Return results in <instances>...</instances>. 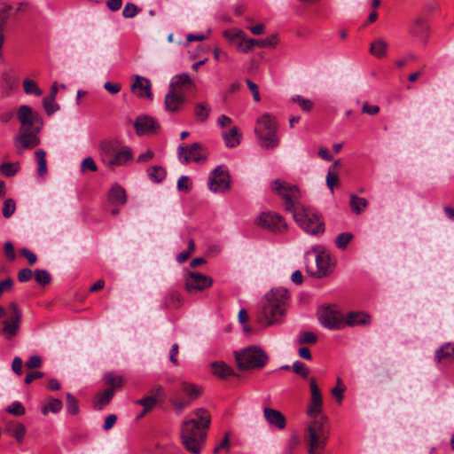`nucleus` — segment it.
<instances>
[{
	"instance_id": "obj_18",
	"label": "nucleus",
	"mask_w": 454,
	"mask_h": 454,
	"mask_svg": "<svg viewBox=\"0 0 454 454\" xmlns=\"http://www.w3.org/2000/svg\"><path fill=\"white\" fill-rule=\"evenodd\" d=\"M278 131L263 132L260 128H254V133L261 142L262 147L265 149H273L279 144Z\"/></svg>"
},
{
	"instance_id": "obj_36",
	"label": "nucleus",
	"mask_w": 454,
	"mask_h": 454,
	"mask_svg": "<svg viewBox=\"0 0 454 454\" xmlns=\"http://www.w3.org/2000/svg\"><path fill=\"white\" fill-rule=\"evenodd\" d=\"M63 404L60 399L50 397L47 403L42 408V412L45 415L48 411L58 413L62 410Z\"/></svg>"
},
{
	"instance_id": "obj_12",
	"label": "nucleus",
	"mask_w": 454,
	"mask_h": 454,
	"mask_svg": "<svg viewBox=\"0 0 454 454\" xmlns=\"http://www.w3.org/2000/svg\"><path fill=\"white\" fill-rule=\"evenodd\" d=\"M213 279L200 272H188L184 278V288L189 294H195L209 288Z\"/></svg>"
},
{
	"instance_id": "obj_13",
	"label": "nucleus",
	"mask_w": 454,
	"mask_h": 454,
	"mask_svg": "<svg viewBox=\"0 0 454 454\" xmlns=\"http://www.w3.org/2000/svg\"><path fill=\"white\" fill-rule=\"evenodd\" d=\"M208 187L214 192H223L230 188V175L222 167L215 168L210 174Z\"/></svg>"
},
{
	"instance_id": "obj_27",
	"label": "nucleus",
	"mask_w": 454,
	"mask_h": 454,
	"mask_svg": "<svg viewBox=\"0 0 454 454\" xmlns=\"http://www.w3.org/2000/svg\"><path fill=\"white\" fill-rule=\"evenodd\" d=\"M316 265L317 270L311 272V275L317 278L325 277L329 270V255L325 253L317 254L316 255Z\"/></svg>"
},
{
	"instance_id": "obj_30",
	"label": "nucleus",
	"mask_w": 454,
	"mask_h": 454,
	"mask_svg": "<svg viewBox=\"0 0 454 454\" xmlns=\"http://www.w3.org/2000/svg\"><path fill=\"white\" fill-rule=\"evenodd\" d=\"M213 373L221 378L225 379L229 376H237L234 371L223 362H214L212 364Z\"/></svg>"
},
{
	"instance_id": "obj_64",
	"label": "nucleus",
	"mask_w": 454,
	"mask_h": 454,
	"mask_svg": "<svg viewBox=\"0 0 454 454\" xmlns=\"http://www.w3.org/2000/svg\"><path fill=\"white\" fill-rule=\"evenodd\" d=\"M20 254L27 258L28 263L30 265H33L36 262V260H37V257L35 255V253H33L32 251H30L29 249L27 248H22L20 250Z\"/></svg>"
},
{
	"instance_id": "obj_42",
	"label": "nucleus",
	"mask_w": 454,
	"mask_h": 454,
	"mask_svg": "<svg viewBox=\"0 0 454 454\" xmlns=\"http://www.w3.org/2000/svg\"><path fill=\"white\" fill-rule=\"evenodd\" d=\"M23 88L26 94L41 96L43 91L37 86L36 82L30 79H25L23 82Z\"/></svg>"
},
{
	"instance_id": "obj_28",
	"label": "nucleus",
	"mask_w": 454,
	"mask_h": 454,
	"mask_svg": "<svg viewBox=\"0 0 454 454\" xmlns=\"http://www.w3.org/2000/svg\"><path fill=\"white\" fill-rule=\"evenodd\" d=\"M193 85L190 76L186 73L178 74L171 78L168 90L179 91L183 87H189Z\"/></svg>"
},
{
	"instance_id": "obj_47",
	"label": "nucleus",
	"mask_w": 454,
	"mask_h": 454,
	"mask_svg": "<svg viewBox=\"0 0 454 454\" xmlns=\"http://www.w3.org/2000/svg\"><path fill=\"white\" fill-rule=\"evenodd\" d=\"M317 340V336L311 332H301L298 336V343L302 344H314Z\"/></svg>"
},
{
	"instance_id": "obj_5",
	"label": "nucleus",
	"mask_w": 454,
	"mask_h": 454,
	"mask_svg": "<svg viewBox=\"0 0 454 454\" xmlns=\"http://www.w3.org/2000/svg\"><path fill=\"white\" fill-rule=\"evenodd\" d=\"M328 439L327 418L321 416L312 419L304 436L308 454H324Z\"/></svg>"
},
{
	"instance_id": "obj_9",
	"label": "nucleus",
	"mask_w": 454,
	"mask_h": 454,
	"mask_svg": "<svg viewBox=\"0 0 454 454\" xmlns=\"http://www.w3.org/2000/svg\"><path fill=\"white\" fill-rule=\"evenodd\" d=\"M177 155L180 162L186 165L190 162L198 163L206 160L207 152L200 143H193L191 145L181 144L177 147Z\"/></svg>"
},
{
	"instance_id": "obj_49",
	"label": "nucleus",
	"mask_w": 454,
	"mask_h": 454,
	"mask_svg": "<svg viewBox=\"0 0 454 454\" xmlns=\"http://www.w3.org/2000/svg\"><path fill=\"white\" fill-rule=\"evenodd\" d=\"M309 385H310V392H311V400L312 403H322V397L320 394V390L316 383V380L314 378H310L309 380Z\"/></svg>"
},
{
	"instance_id": "obj_39",
	"label": "nucleus",
	"mask_w": 454,
	"mask_h": 454,
	"mask_svg": "<svg viewBox=\"0 0 454 454\" xmlns=\"http://www.w3.org/2000/svg\"><path fill=\"white\" fill-rule=\"evenodd\" d=\"M148 176L152 181L155 183L161 182L166 176V171L162 167L153 166L150 168L148 170Z\"/></svg>"
},
{
	"instance_id": "obj_48",
	"label": "nucleus",
	"mask_w": 454,
	"mask_h": 454,
	"mask_svg": "<svg viewBox=\"0 0 454 454\" xmlns=\"http://www.w3.org/2000/svg\"><path fill=\"white\" fill-rule=\"evenodd\" d=\"M353 235L350 232L340 233L335 239L337 247L344 249L348 244L351 241Z\"/></svg>"
},
{
	"instance_id": "obj_62",
	"label": "nucleus",
	"mask_w": 454,
	"mask_h": 454,
	"mask_svg": "<svg viewBox=\"0 0 454 454\" xmlns=\"http://www.w3.org/2000/svg\"><path fill=\"white\" fill-rule=\"evenodd\" d=\"M322 410V403H312L310 402V404L308 408V415L310 417H315L317 414L321 412Z\"/></svg>"
},
{
	"instance_id": "obj_15",
	"label": "nucleus",
	"mask_w": 454,
	"mask_h": 454,
	"mask_svg": "<svg viewBox=\"0 0 454 454\" xmlns=\"http://www.w3.org/2000/svg\"><path fill=\"white\" fill-rule=\"evenodd\" d=\"M186 102V96L180 91L168 90L164 98V106L169 113H178Z\"/></svg>"
},
{
	"instance_id": "obj_37",
	"label": "nucleus",
	"mask_w": 454,
	"mask_h": 454,
	"mask_svg": "<svg viewBox=\"0 0 454 454\" xmlns=\"http://www.w3.org/2000/svg\"><path fill=\"white\" fill-rule=\"evenodd\" d=\"M367 206V200L364 198L357 197L355 194L350 196V207L354 213L360 215L362 209Z\"/></svg>"
},
{
	"instance_id": "obj_4",
	"label": "nucleus",
	"mask_w": 454,
	"mask_h": 454,
	"mask_svg": "<svg viewBox=\"0 0 454 454\" xmlns=\"http://www.w3.org/2000/svg\"><path fill=\"white\" fill-rule=\"evenodd\" d=\"M289 301L287 289L277 287L267 293L261 304L258 321L265 325H272L282 321Z\"/></svg>"
},
{
	"instance_id": "obj_51",
	"label": "nucleus",
	"mask_w": 454,
	"mask_h": 454,
	"mask_svg": "<svg viewBox=\"0 0 454 454\" xmlns=\"http://www.w3.org/2000/svg\"><path fill=\"white\" fill-rule=\"evenodd\" d=\"M194 248H195L194 241H193V239H190L189 241H188V248H187V250L184 251L182 253H179L176 255V261L179 263L184 262L190 257V255L193 252Z\"/></svg>"
},
{
	"instance_id": "obj_3",
	"label": "nucleus",
	"mask_w": 454,
	"mask_h": 454,
	"mask_svg": "<svg viewBox=\"0 0 454 454\" xmlns=\"http://www.w3.org/2000/svg\"><path fill=\"white\" fill-rule=\"evenodd\" d=\"M17 118L21 124L20 134L14 137V145L18 153H22L27 149H31L40 144L38 133L43 126L41 115L33 109L22 105L17 112Z\"/></svg>"
},
{
	"instance_id": "obj_20",
	"label": "nucleus",
	"mask_w": 454,
	"mask_h": 454,
	"mask_svg": "<svg viewBox=\"0 0 454 454\" xmlns=\"http://www.w3.org/2000/svg\"><path fill=\"white\" fill-rule=\"evenodd\" d=\"M410 33L426 43L429 34V26L425 20L419 18L411 25Z\"/></svg>"
},
{
	"instance_id": "obj_61",
	"label": "nucleus",
	"mask_w": 454,
	"mask_h": 454,
	"mask_svg": "<svg viewBox=\"0 0 454 454\" xmlns=\"http://www.w3.org/2000/svg\"><path fill=\"white\" fill-rule=\"evenodd\" d=\"M167 299L168 302L175 307H179L181 304V294L177 292H170Z\"/></svg>"
},
{
	"instance_id": "obj_45",
	"label": "nucleus",
	"mask_w": 454,
	"mask_h": 454,
	"mask_svg": "<svg viewBox=\"0 0 454 454\" xmlns=\"http://www.w3.org/2000/svg\"><path fill=\"white\" fill-rule=\"evenodd\" d=\"M35 281L42 285H48L51 281V274L45 270H35L34 272Z\"/></svg>"
},
{
	"instance_id": "obj_24",
	"label": "nucleus",
	"mask_w": 454,
	"mask_h": 454,
	"mask_svg": "<svg viewBox=\"0 0 454 454\" xmlns=\"http://www.w3.org/2000/svg\"><path fill=\"white\" fill-rule=\"evenodd\" d=\"M120 147L117 141H104L100 144V155L103 162L107 165L116 150Z\"/></svg>"
},
{
	"instance_id": "obj_6",
	"label": "nucleus",
	"mask_w": 454,
	"mask_h": 454,
	"mask_svg": "<svg viewBox=\"0 0 454 454\" xmlns=\"http://www.w3.org/2000/svg\"><path fill=\"white\" fill-rule=\"evenodd\" d=\"M238 367L240 370L261 369L266 365L268 355L257 346H250L234 352Z\"/></svg>"
},
{
	"instance_id": "obj_46",
	"label": "nucleus",
	"mask_w": 454,
	"mask_h": 454,
	"mask_svg": "<svg viewBox=\"0 0 454 454\" xmlns=\"http://www.w3.org/2000/svg\"><path fill=\"white\" fill-rule=\"evenodd\" d=\"M16 203L12 199H7L4 200L2 214L4 218H10L15 212Z\"/></svg>"
},
{
	"instance_id": "obj_63",
	"label": "nucleus",
	"mask_w": 454,
	"mask_h": 454,
	"mask_svg": "<svg viewBox=\"0 0 454 454\" xmlns=\"http://www.w3.org/2000/svg\"><path fill=\"white\" fill-rule=\"evenodd\" d=\"M4 250V254H5L6 257L10 261H13L16 258L14 247H13V245L12 242H10V241L5 242Z\"/></svg>"
},
{
	"instance_id": "obj_50",
	"label": "nucleus",
	"mask_w": 454,
	"mask_h": 454,
	"mask_svg": "<svg viewBox=\"0 0 454 454\" xmlns=\"http://www.w3.org/2000/svg\"><path fill=\"white\" fill-rule=\"evenodd\" d=\"M6 411L15 416H22L25 414L26 411L20 402L15 401L6 408Z\"/></svg>"
},
{
	"instance_id": "obj_29",
	"label": "nucleus",
	"mask_w": 454,
	"mask_h": 454,
	"mask_svg": "<svg viewBox=\"0 0 454 454\" xmlns=\"http://www.w3.org/2000/svg\"><path fill=\"white\" fill-rule=\"evenodd\" d=\"M241 137L242 135L236 126L232 127L228 132L223 133L224 143L229 148L238 146L240 144Z\"/></svg>"
},
{
	"instance_id": "obj_35",
	"label": "nucleus",
	"mask_w": 454,
	"mask_h": 454,
	"mask_svg": "<svg viewBox=\"0 0 454 454\" xmlns=\"http://www.w3.org/2000/svg\"><path fill=\"white\" fill-rule=\"evenodd\" d=\"M210 111L211 109L207 103L200 102L196 104L194 114L200 121L203 122L207 120Z\"/></svg>"
},
{
	"instance_id": "obj_32",
	"label": "nucleus",
	"mask_w": 454,
	"mask_h": 454,
	"mask_svg": "<svg viewBox=\"0 0 454 454\" xmlns=\"http://www.w3.org/2000/svg\"><path fill=\"white\" fill-rule=\"evenodd\" d=\"M447 358H454V343H445L435 352V361L438 364Z\"/></svg>"
},
{
	"instance_id": "obj_38",
	"label": "nucleus",
	"mask_w": 454,
	"mask_h": 454,
	"mask_svg": "<svg viewBox=\"0 0 454 454\" xmlns=\"http://www.w3.org/2000/svg\"><path fill=\"white\" fill-rule=\"evenodd\" d=\"M37 162H38V169L37 173L39 176H43L47 172V164H46V153L43 149H39L35 153Z\"/></svg>"
},
{
	"instance_id": "obj_56",
	"label": "nucleus",
	"mask_w": 454,
	"mask_h": 454,
	"mask_svg": "<svg viewBox=\"0 0 454 454\" xmlns=\"http://www.w3.org/2000/svg\"><path fill=\"white\" fill-rule=\"evenodd\" d=\"M333 167L329 168L326 176V185L333 192L334 186L338 184V175L333 171Z\"/></svg>"
},
{
	"instance_id": "obj_22",
	"label": "nucleus",
	"mask_w": 454,
	"mask_h": 454,
	"mask_svg": "<svg viewBox=\"0 0 454 454\" xmlns=\"http://www.w3.org/2000/svg\"><path fill=\"white\" fill-rule=\"evenodd\" d=\"M132 151L128 146H122L119 147L109 162L107 163V166L109 167H116V166H122L124 165L128 160H129L132 158Z\"/></svg>"
},
{
	"instance_id": "obj_23",
	"label": "nucleus",
	"mask_w": 454,
	"mask_h": 454,
	"mask_svg": "<svg viewBox=\"0 0 454 454\" xmlns=\"http://www.w3.org/2000/svg\"><path fill=\"white\" fill-rule=\"evenodd\" d=\"M371 323V317L369 314L362 311H351L348 313L344 319V325L348 326L369 325Z\"/></svg>"
},
{
	"instance_id": "obj_53",
	"label": "nucleus",
	"mask_w": 454,
	"mask_h": 454,
	"mask_svg": "<svg viewBox=\"0 0 454 454\" xmlns=\"http://www.w3.org/2000/svg\"><path fill=\"white\" fill-rule=\"evenodd\" d=\"M294 372L300 375L302 378H307L309 372V369L301 362L295 361L292 365Z\"/></svg>"
},
{
	"instance_id": "obj_8",
	"label": "nucleus",
	"mask_w": 454,
	"mask_h": 454,
	"mask_svg": "<svg viewBox=\"0 0 454 454\" xmlns=\"http://www.w3.org/2000/svg\"><path fill=\"white\" fill-rule=\"evenodd\" d=\"M202 387L193 383L183 381L180 383L178 389L175 390L170 403L179 411H182L189 406L192 401L196 400L201 394Z\"/></svg>"
},
{
	"instance_id": "obj_16",
	"label": "nucleus",
	"mask_w": 454,
	"mask_h": 454,
	"mask_svg": "<svg viewBox=\"0 0 454 454\" xmlns=\"http://www.w3.org/2000/svg\"><path fill=\"white\" fill-rule=\"evenodd\" d=\"M245 43L244 53H248L249 51L254 47L261 49H273L278 43V35L272 34L264 39L247 38V41Z\"/></svg>"
},
{
	"instance_id": "obj_26",
	"label": "nucleus",
	"mask_w": 454,
	"mask_h": 454,
	"mask_svg": "<svg viewBox=\"0 0 454 454\" xmlns=\"http://www.w3.org/2000/svg\"><path fill=\"white\" fill-rule=\"evenodd\" d=\"M108 200L112 205H124L127 201L125 190L119 184H114L108 193Z\"/></svg>"
},
{
	"instance_id": "obj_34",
	"label": "nucleus",
	"mask_w": 454,
	"mask_h": 454,
	"mask_svg": "<svg viewBox=\"0 0 454 454\" xmlns=\"http://www.w3.org/2000/svg\"><path fill=\"white\" fill-rule=\"evenodd\" d=\"M387 43L380 38L371 43L370 52L376 57H380L387 53Z\"/></svg>"
},
{
	"instance_id": "obj_44",
	"label": "nucleus",
	"mask_w": 454,
	"mask_h": 454,
	"mask_svg": "<svg viewBox=\"0 0 454 454\" xmlns=\"http://www.w3.org/2000/svg\"><path fill=\"white\" fill-rule=\"evenodd\" d=\"M136 403L144 407V411L141 414V416H143L156 405L157 400L155 396H146L137 400Z\"/></svg>"
},
{
	"instance_id": "obj_21",
	"label": "nucleus",
	"mask_w": 454,
	"mask_h": 454,
	"mask_svg": "<svg viewBox=\"0 0 454 454\" xmlns=\"http://www.w3.org/2000/svg\"><path fill=\"white\" fill-rule=\"evenodd\" d=\"M223 35L231 43L240 49L244 53L245 45L247 41L246 34L241 29H230L223 32Z\"/></svg>"
},
{
	"instance_id": "obj_17",
	"label": "nucleus",
	"mask_w": 454,
	"mask_h": 454,
	"mask_svg": "<svg viewBox=\"0 0 454 454\" xmlns=\"http://www.w3.org/2000/svg\"><path fill=\"white\" fill-rule=\"evenodd\" d=\"M263 415L270 427L278 430H282L286 427V419L279 411L272 408H264Z\"/></svg>"
},
{
	"instance_id": "obj_55",
	"label": "nucleus",
	"mask_w": 454,
	"mask_h": 454,
	"mask_svg": "<svg viewBox=\"0 0 454 454\" xmlns=\"http://www.w3.org/2000/svg\"><path fill=\"white\" fill-rule=\"evenodd\" d=\"M300 442V436L295 433L292 434L286 442V450L288 452L294 451L299 446Z\"/></svg>"
},
{
	"instance_id": "obj_33",
	"label": "nucleus",
	"mask_w": 454,
	"mask_h": 454,
	"mask_svg": "<svg viewBox=\"0 0 454 454\" xmlns=\"http://www.w3.org/2000/svg\"><path fill=\"white\" fill-rule=\"evenodd\" d=\"M114 395V391L113 389H106L104 392L98 394L97 395V401L94 404V408L98 411L102 410L111 402Z\"/></svg>"
},
{
	"instance_id": "obj_14",
	"label": "nucleus",
	"mask_w": 454,
	"mask_h": 454,
	"mask_svg": "<svg viewBox=\"0 0 454 454\" xmlns=\"http://www.w3.org/2000/svg\"><path fill=\"white\" fill-rule=\"evenodd\" d=\"M134 127L138 136H147L156 133L160 129V124L151 116L140 115L136 119Z\"/></svg>"
},
{
	"instance_id": "obj_25",
	"label": "nucleus",
	"mask_w": 454,
	"mask_h": 454,
	"mask_svg": "<svg viewBox=\"0 0 454 454\" xmlns=\"http://www.w3.org/2000/svg\"><path fill=\"white\" fill-rule=\"evenodd\" d=\"M255 128L262 129L263 132L278 131V122L274 116L265 113L257 119Z\"/></svg>"
},
{
	"instance_id": "obj_11",
	"label": "nucleus",
	"mask_w": 454,
	"mask_h": 454,
	"mask_svg": "<svg viewBox=\"0 0 454 454\" xmlns=\"http://www.w3.org/2000/svg\"><path fill=\"white\" fill-rule=\"evenodd\" d=\"M255 223L259 227L272 232H282L287 228L285 219L280 215L273 212L262 213Z\"/></svg>"
},
{
	"instance_id": "obj_43",
	"label": "nucleus",
	"mask_w": 454,
	"mask_h": 454,
	"mask_svg": "<svg viewBox=\"0 0 454 454\" xmlns=\"http://www.w3.org/2000/svg\"><path fill=\"white\" fill-rule=\"evenodd\" d=\"M105 380L107 385L111 387L110 389L114 391V388L121 387L123 382V379L121 376L115 375L113 372H107L105 375Z\"/></svg>"
},
{
	"instance_id": "obj_52",
	"label": "nucleus",
	"mask_w": 454,
	"mask_h": 454,
	"mask_svg": "<svg viewBox=\"0 0 454 454\" xmlns=\"http://www.w3.org/2000/svg\"><path fill=\"white\" fill-rule=\"evenodd\" d=\"M98 170L97 164L91 157L85 158L81 164V172L85 173L87 171L96 172Z\"/></svg>"
},
{
	"instance_id": "obj_7",
	"label": "nucleus",
	"mask_w": 454,
	"mask_h": 454,
	"mask_svg": "<svg viewBox=\"0 0 454 454\" xmlns=\"http://www.w3.org/2000/svg\"><path fill=\"white\" fill-rule=\"evenodd\" d=\"M22 314L15 302H11L8 309L0 305V333L6 339L15 337L20 330Z\"/></svg>"
},
{
	"instance_id": "obj_60",
	"label": "nucleus",
	"mask_w": 454,
	"mask_h": 454,
	"mask_svg": "<svg viewBox=\"0 0 454 454\" xmlns=\"http://www.w3.org/2000/svg\"><path fill=\"white\" fill-rule=\"evenodd\" d=\"M32 277L33 271L28 268L22 269L18 272V280L20 282H27L32 278Z\"/></svg>"
},
{
	"instance_id": "obj_41",
	"label": "nucleus",
	"mask_w": 454,
	"mask_h": 454,
	"mask_svg": "<svg viewBox=\"0 0 454 454\" xmlns=\"http://www.w3.org/2000/svg\"><path fill=\"white\" fill-rule=\"evenodd\" d=\"M20 169L19 163L6 162L0 165V172L6 177L15 176Z\"/></svg>"
},
{
	"instance_id": "obj_2",
	"label": "nucleus",
	"mask_w": 454,
	"mask_h": 454,
	"mask_svg": "<svg viewBox=\"0 0 454 454\" xmlns=\"http://www.w3.org/2000/svg\"><path fill=\"white\" fill-rule=\"evenodd\" d=\"M193 417L184 420L181 428L182 443L192 454H200L210 425V415L203 408L196 409Z\"/></svg>"
},
{
	"instance_id": "obj_57",
	"label": "nucleus",
	"mask_w": 454,
	"mask_h": 454,
	"mask_svg": "<svg viewBox=\"0 0 454 454\" xmlns=\"http://www.w3.org/2000/svg\"><path fill=\"white\" fill-rule=\"evenodd\" d=\"M43 106L48 115H51L53 113L59 109V106L55 104L54 100H50L48 98H44L43 100Z\"/></svg>"
},
{
	"instance_id": "obj_10",
	"label": "nucleus",
	"mask_w": 454,
	"mask_h": 454,
	"mask_svg": "<svg viewBox=\"0 0 454 454\" xmlns=\"http://www.w3.org/2000/svg\"><path fill=\"white\" fill-rule=\"evenodd\" d=\"M320 324L330 330L340 329L344 326L342 314L334 307H323L318 311Z\"/></svg>"
},
{
	"instance_id": "obj_54",
	"label": "nucleus",
	"mask_w": 454,
	"mask_h": 454,
	"mask_svg": "<svg viewBox=\"0 0 454 454\" xmlns=\"http://www.w3.org/2000/svg\"><path fill=\"white\" fill-rule=\"evenodd\" d=\"M292 100L294 102L298 103L299 106H301V108L306 112L311 111L313 108V106H314V104L311 100L304 98L301 96H295L292 98Z\"/></svg>"
},
{
	"instance_id": "obj_1",
	"label": "nucleus",
	"mask_w": 454,
	"mask_h": 454,
	"mask_svg": "<svg viewBox=\"0 0 454 454\" xmlns=\"http://www.w3.org/2000/svg\"><path fill=\"white\" fill-rule=\"evenodd\" d=\"M272 190L284 199L286 210L293 214L294 219L304 231L312 235L324 233L322 216L314 208L299 202L300 191L296 185L276 179L272 183Z\"/></svg>"
},
{
	"instance_id": "obj_31",
	"label": "nucleus",
	"mask_w": 454,
	"mask_h": 454,
	"mask_svg": "<svg viewBox=\"0 0 454 454\" xmlns=\"http://www.w3.org/2000/svg\"><path fill=\"white\" fill-rule=\"evenodd\" d=\"M6 432L15 437L18 442H22L25 438L26 427L23 424L19 422L11 423L8 425Z\"/></svg>"
},
{
	"instance_id": "obj_59",
	"label": "nucleus",
	"mask_w": 454,
	"mask_h": 454,
	"mask_svg": "<svg viewBox=\"0 0 454 454\" xmlns=\"http://www.w3.org/2000/svg\"><path fill=\"white\" fill-rule=\"evenodd\" d=\"M27 369H35L42 366V358L39 356H32L25 363Z\"/></svg>"
},
{
	"instance_id": "obj_19",
	"label": "nucleus",
	"mask_w": 454,
	"mask_h": 454,
	"mask_svg": "<svg viewBox=\"0 0 454 454\" xmlns=\"http://www.w3.org/2000/svg\"><path fill=\"white\" fill-rule=\"evenodd\" d=\"M131 90L139 98H153L151 82L147 78L137 75L135 82L131 86Z\"/></svg>"
},
{
	"instance_id": "obj_58",
	"label": "nucleus",
	"mask_w": 454,
	"mask_h": 454,
	"mask_svg": "<svg viewBox=\"0 0 454 454\" xmlns=\"http://www.w3.org/2000/svg\"><path fill=\"white\" fill-rule=\"evenodd\" d=\"M138 13V8L134 4H127L122 11V16L129 19L135 17Z\"/></svg>"
},
{
	"instance_id": "obj_40",
	"label": "nucleus",
	"mask_w": 454,
	"mask_h": 454,
	"mask_svg": "<svg viewBox=\"0 0 454 454\" xmlns=\"http://www.w3.org/2000/svg\"><path fill=\"white\" fill-rule=\"evenodd\" d=\"M66 397L67 411L71 415H77L80 412L78 400L70 393H67Z\"/></svg>"
}]
</instances>
